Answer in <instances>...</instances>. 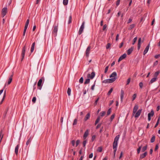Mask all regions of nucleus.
I'll return each mask as SVG.
<instances>
[{"mask_svg":"<svg viewBox=\"0 0 160 160\" xmlns=\"http://www.w3.org/2000/svg\"><path fill=\"white\" fill-rule=\"evenodd\" d=\"M13 76V74H12L10 77H9L8 81V84L9 85L10 84L12 81V78Z\"/></svg>","mask_w":160,"mask_h":160,"instance_id":"obj_22","label":"nucleus"},{"mask_svg":"<svg viewBox=\"0 0 160 160\" xmlns=\"http://www.w3.org/2000/svg\"><path fill=\"white\" fill-rule=\"evenodd\" d=\"M141 41V38H140L138 39V50H139L140 48Z\"/></svg>","mask_w":160,"mask_h":160,"instance_id":"obj_18","label":"nucleus"},{"mask_svg":"<svg viewBox=\"0 0 160 160\" xmlns=\"http://www.w3.org/2000/svg\"><path fill=\"white\" fill-rule=\"evenodd\" d=\"M96 138V136L95 135H93L92 136V141H93Z\"/></svg>","mask_w":160,"mask_h":160,"instance_id":"obj_57","label":"nucleus"},{"mask_svg":"<svg viewBox=\"0 0 160 160\" xmlns=\"http://www.w3.org/2000/svg\"><path fill=\"white\" fill-rule=\"evenodd\" d=\"M159 57H160V54H158V55H156L155 56V58H158Z\"/></svg>","mask_w":160,"mask_h":160,"instance_id":"obj_60","label":"nucleus"},{"mask_svg":"<svg viewBox=\"0 0 160 160\" xmlns=\"http://www.w3.org/2000/svg\"><path fill=\"white\" fill-rule=\"evenodd\" d=\"M138 108V106L137 105H135L134 107L132 115L134 116L137 112Z\"/></svg>","mask_w":160,"mask_h":160,"instance_id":"obj_11","label":"nucleus"},{"mask_svg":"<svg viewBox=\"0 0 160 160\" xmlns=\"http://www.w3.org/2000/svg\"><path fill=\"white\" fill-rule=\"evenodd\" d=\"M99 99V98H98L95 101V103H94V105H96L97 104V102L98 101V100Z\"/></svg>","mask_w":160,"mask_h":160,"instance_id":"obj_59","label":"nucleus"},{"mask_svg":"<svg viewBox=\"0 0 160 160\" xmlns=\"http://www.w3.org/2000/svg\"><path fill=\"white\" fill-rule=\"evenodd\" d=\"M113 149H114V151H113L114 154V155H115L116 152V151L117 150V147H116L114 148H113Z\"/></svg>","mask_w":160,"mask_h":160,"instance_id":"obj_58","label":"nucleus"},{"mask_svg":"<svg viewBox=\"0 0 160 160\" xmlns=\"http://www.w3.org/2000/svg\"><path fill=\"white\" fill-rule=\"evenodd\" d=\"M58 30V25L54 26L53 27V30L52 33L55 36H56L57 35Z\"/></svg>","mask_w":160,"mask_h":160,"instance_id":"obj_6","label":"nucleus"},{"mask_svg":"<svg viewBox=\"0 0 160 160\" xmlns=\"http://www.w3.org/2000/svg\"><path fill=\"white\" fill-rule=\"evenodd\" d=\"M95 85V81L94 82V84L91 87V89L92 90H93L94 89V87Z\"/></svg>","mask_w":160,"mask_h":160,"instance_id":"obj_45","label":"nucleus"},{"mask_svg":"<svg viewBox=\"0 0 160 160\" xmlns=\"http://www.w3.org/2000/svg\"><path fill=\"white\" fill-rule=\"evenodd\" d=\"M97 151L98 152H101L102 151V148L101 147H99L98 148Z\"/></svg>","mask_w":160,"mask_h":160,"instance_id":"obj_41","label":"nucleus"},{"mask_svg":"<svg viewBox=\"0 0 160 160\" xmlns=\"http://www.w3.org/2000/svg\"><path fill=\"white\" fill-rule=\"evenodd\" d=\"M106 112L105 111H102L100 113V115L102 117L105 114Z\"/></svg>","mask_w":160,"mask_h":160,"instance_id":"obj_36","label":"nucleus"},{"mask_svg":"<svg viewBox=\"0 0 160 160\" xmlns=\"http://www.w3.org/2000/svg\"><path fill=\"white\" fill-rule=\"evenodd\" d=\"M31 141V138H30L27 141V142H26V145L27 146H28V145H29L30 144V143Z\"/></svg>","mask_w":160,"mask_h":160,"instance_id":"obj_31","label":"nucleus"},{"mask_svg":"<svg viewBox=\"0 0 160 160\" xmlns=\"http://www.w3.org/2000/svg\"><path fill=\"white\" fill-rule=\"evenodd\" d=\"M71 90L70 88H68V89L67 90V93L68 94V96H70L71 93Z\"/></svg>","mask_w":160,"mask_h":160,"instance_id":"obj_33","label":"nucleus"},{"mask_svg":"<svg viewBox=\"0 0 160 160\" xmlns=\"http://www.w3.org/2000/svg\"><path fill=\"white\" fill-rule=\"evenodd\" d=\"M124 92L123 90L122 89L121 91V95H120V98L121 101V102H122V100L123 98L124 95Z\"/></svg>","mask_w":160,"mask_h":160,"instance_id":"obj_14","label":"nucleus"},{"mask_svg":"<svg viewBox=\"0 0 160 160\" xmlns=\"http://www.w3.org/2000/svg\"><path fill=\"white\" fill-rule=\"evenodd\" d=\"M131 78H128L127 81V85H128L130 82Z\"/></svg>","mask_w":160,"mask_h":160,"instance_id":"obj_55","label":"nucleus"},{"mask_svg":"<svg viewBox=\"0 0 160 160\" xmlns=\"http://www.w3.org/2000/svg\"><path fill=\"white\" fill-rule=\"evenodd\" d=\"M36 99L35 97H33L32 100V102H33V103H35L36 102Z\"/></svg>","mask_w":160,"mask_h":160,"instance_id":"obj_47","label":"nucleus"},{"mask_svg":"<svg viewBox=\"0 0 160 160\" xmlns=\"http://www.w3.org/2000/svg\"><path fill=\"white\" fill-rule=\"evenodd\" d=\"M127 56V55L126 53H124L121 56L118 60V62H120L123 60V59H124Z\"/></svg>","mask_w":160,"mask_h":160,"instance_id":"obj_13","label":"nucleus"},{"mask_svg":"<svg viewBox=\"0 0 160 160\" xmlns=\"http://www.w3.org/2000/svg\"><path fill=\"white\" fill-rule=\"evenodd\" d=\"M73 146H74L75 144V141L74 140H73L71 142Z\"/></svg>","mask_w":160,"mask_h":160,"instance_id":"obj_61","label":"nucleus"},{"mask_svg":"<svg viewBox=\"0 0 160 160\" xmlns=\"http://www.w3.org/2000/svg\"><path fill=\"white\" fill-rule=\"evenodd\" d=\"M142 146H140V147H139V148L137 149V152H138V154H139L140 153V152L141 150V148H142Z\"/></svg>","mask_w":160,"mask_h":160,"instance_id":"obj_34","label":"nucleus"},{"mask_svg":"<svg viewBox=\"0 0 160 160\" xmlns=\"http://www.w3.org/2000/svg\"><path fill=\"white\" fill-rule=\"evenodd\" d=\"M101 124H98L97 126H96V128L98 129V128L101 126Z\"/></svg>","mask_w":160,"mask_h":160,"instance_id":"obj_63","label":"nucleus"},{"mask_svg":"<svg viewBox=\"0 0 160 160\" xmlns=\"http://www.w3.org/2000/svg\"><path fill=\"white\" fill-rule=\"evenodd\" d=\"M29 22V19L27 20L25 25L28 26Z\"/></svg>","mask_w":160,"mask_h":160,"instance_id":"obj_50","label":"nucleus"},{"mask_svg":"<svg viewBox=\"0 0 160 160\" xmlns=\"http://www.w3.org/2000/svg\"><path fill=\"white\" fill-rule=\"evenodd\" d=\"M107 27V26L106 24H104L103 26V29H102L103 30V31L105 30V29Z\"/></svg>","mask_w":160,"mask_h":160,"instance_id":"obj_56","label":"nucleus"},{"mask_svg":"<svg viewBox=\"0 0 160 160\" xmlns=\"http://www.w3.org/2000/svg\"><path fill=\"white\" fill-rule=\"evenodd\" d=\"M137 96L136 94H134L132 96V101H133L136 98Z\"/></svg>","mask_w":160,"mask_h":160,"instance_id":"obj_42","label":"nucleus"},{"mask_svg":"<svg viewBox=\"0 0 160 160\" xmlns=\"http://www.w3.org/2000/svg\"><path fill=\"white\" fill-rule=\"evenodd\" d=\"M26 45H25L23 47V48H22V53H21V57H22V58H21V61H22L24 59V55H25V51H26Z\"/></svg>","mask_w":160,"mask_h":160,"instance_id":"obj_5","label":"nucleus"},{"mask_svg":"<svg viewBox=\"0 0 160 160\" xmlns=\"http://www.w3.org/2000/svg\"><path fill=\"white\" fill-rule=\"evenodd\" d=\"M135 27V25L134 24H132L128 28V29L129 30H132L133 28Z\"/></svg>","mask_w":160,"mask_h":160,"instance_id":"obj_27","label":"nucleus"},{"mask_svg":"<svg viewBox=\"0 0 160 160\" xmlns=\"http://www.w3.org/2000/svg\"><path fill=\"white\" fill-rule=\"evenodd\" d=\"M19 147V145H17V146L16 147L15 149V152L16 155H17L18 153V150Z\"/></svg>","mask_w":160,"mask_h":160,"instance_id":"obj_21","label":"nucleus"},{"mask_svg":"<svg viewBox=\"0 0 160 160\" xmlns=\"http://www.w3.org/2000/svg\"><path fill=\"white\" fill-rule=\"evenodd\" d=\"M91 48V47L90 46H88L86 49V56L87 57H88L89 56Z\"/></svg>","mask_w":160,"mask_h":160,"instance_id":"obj_8","label":"nucleus"},{"mask_svg":"<svg viewBox=\"0 0 160 160\" xmlns=\"http://www.w3.org/2000/svg\"><path fill=\"white\" fill-rule=\"evenodd\" d=\"M159 73V72L158 71H157L156 72H155L154 74L155 77L157 78V77Z\"/></svg>","mask_w":160,"mask_h":160,"instance_id":"obj_37","label":"nucleus"},{"mask_svg":"<svg viewBox=\"0 0 160 160\" xmlns=\"http://www.w3.org/2000/svg\"><path fill=\"white\" fill-rule=\"evenodd\" d=\"M88 89H89L88 88L87 90H83V95H84L86 93V92L88 91Z\"/></svg>","mask_w":160,"mask_h":160,"instance_id":"obj_51","label":"nucleus"},{"mask_svg":"<svg viewBox=\"0 0 160 160\" xmlns=\"http://www.w3.org/2000/svg\"><path fill=\"white\" fill-rule=\"evenodd\" d=\"M35 44V42H34L32 45L31 49V53L34 50Z\"/></svg>","mask_w":160,"mask_h":160,"instance_id":"obj_24","label":"nucleus"},{"mask_svg":"<svg viewBox=\"0 0 160 160\" xmlns=\"http://www.w3.org/2000/svg\"><path fill=\"white\" fill-rule=\"evenodd\" d=\"M158 148V144L156 145L155 148V151H156Z\"/></svg>","mask_w":160,"mask_h":160,"instance_id":"obj_64","label":"nucleus"},{"mask_svg":"<svg viewBox=\"0 0 160 160\" xmlns=\"http://www.w3.org/2000/svg\"><path fill=\"white\" fill-rule=\"evenodd\" d=\"M42 79H41L39 80L38 83V89H41V86H42Z\"/></svg>","mask_w":160,"mask_h":160,"instance_id":"obj_12","label":"nucleus"},{"mask_svg":"<svg viewBox=\"0 0 160 160\" xmlns=\"http://www.w3.org/2000/svg\"><path fill=\"white\" fill-rule=\"evenodd\" d=\"M150 43L148 44V45L146 47L144 51L143 52V54L144 55L146 54L148 51L149 48Z\"/></svg>","mask_w":160,"mask_h":160,"instance_id":"obj_15","label":"nucleus"},{"mask_svg":"<svg viewBox=\"0 0 160 160\" xmlns=\"http://www.w3.org/2000/svg\"><path fill=\"white\" fill-rule=\"evenodd\" d=\"M111 112V109L110 108L109 109L107 113V115H109Z\"/></svg>","mask_w":160,"mask_h":160,"instance_id":"obj_44","label":"nucleus"},{"mask_svg":"<svg viewBox=\"0 0 160 160\" xmlns=\"http://www.w3.org/2000/svg\"><path fill=\"white\" fill-rule=\"evenodd\" d=\"M87 142L86 140H85L83 141L82 144H83V146L84 147H85L86 144L87 143Z\"/></svg>","mask_w":160,"mask_h":160,"instance_id":"obj_48","label":"nucleus"},{"mask_svg":"<svg viewBox=\"0 0 160 160\" xmlns=\"http://www.w3.org/2000/svg\"><path fill=\"white\" fill-rule=\"evenodd\" d=\"M7 11V8H4L2 9V14L3 17L6 15Z\"/></svg>","mask_w":160,"mask_h":160,"instance_id":"obj_10","label":"nucleus"},{"mask_svg":"<svg viewBox=\"0 0 160 160\" xmlns=\"http://www.w3.org/2000/svg\"><path fill=\"white\" fill-rule=\"evenodd\" d=\"M137 40V37H136L135 38H134L133 39V42L132 43V44L133 45H134L135 44V43L136 42Z\"/></svg>","mask_w":160,"mask_h":160,"instance_id":"obj_35","label":"nucleus"},{"mask_svg":"<svg viewBox=\"0 0 160 160\" xmlns=\"http://www.w3.org/2000/svg\"><path fill=\"white\" fill-rule=\"evenodd\" d=\"M89 133V130H87L84 132V135H83V138L84 139H85L87 136L88 135Z\"/></svg>","mask_w":160,"mask_h":160,"instance_id":"obj_19","label":"nucleus"},{"mask_svg":"<svg viewBox=\"0 0 160 160\" xmlns=\"http://www.w3.org/2000/svg\"><path fill=\"white\" fill-rule=\"evenodd\" d=\"M80 141L79 140H77L76 142V147H77L78 145L80 143Z\"/></svg>","mask_w":160,"mask_h":160,"instance_id":"obj_53","label":"nucleus"},{"mask_svg":"<svg viewBox=\"0 0 160 160\" xmlns=\"http://www.w3.org/2000/svg\"><path fill=\"white\" fill-rule=\"evenodd\" d=\"M84 26H85V22L84 21L82 22V25L79 28V31L78 32V34L79 35H81L82 33V32L83 31V29H84Z\"/></svg>","mask_w":160,"mask_h":160,"instance_id":"obj_4","label":"nucleus"},{"mask_svg":"<svg viewBox=\"0 0 160 160\" xmlns=\"http://www.w3.org/2000/svg\"><path fill=\"white\" fill-rule=\"evenodd\" d=\"M110 46L111 44L110 43H108L106 46V48L107 49H108L110 48Z\"/></svg>","mask_w":160,"mask_h":160,"instance_id":"obj_39","label":"nucleus"},{"mask_svg":"<svg viewBox=\"0 0 160 160\" xmlns=\"http://www.w3.org/2000/svg\"><path fill=\"white\" fill-rule=\"evenodd\" d=\"M76 88L78 90H79V89H80V86L79 84L76 85Z\"/></svg>","mask_w":160,"mask_h":160,"instance_id":"obj_54","label":"nucleus"},{"mask_svg":"<svg viewBox=\"0 0 160 160\" xmlns=\"http://www.w3.org/2000/svg\"><path fill=\"white\" fill-rule=\"evenodd\" d=\"M147 152H145L141 154L140 156V159H142L144 158L147 155Z\"/></svg>","mask_w":160,"mask_h":160,"instance_id":"obj_16","label":"nucleus"},{"mask_svg":"<svg viewBox=\"0 0 160 160\" xmlns=\"http://www.w3.org/2000/svg\"><path fill=\"white\" fill-rule=\"evenodd\" d=\"M117 73L114 72L110 76V78H111L104 80L102 81V82L105 83H112L116 80L117 79Z\"/></svg>","mask_w":160,"mask_h":160,"instance_id":"obj_1","label":"nucleus"},{"mask_svg":"<svg viewBox=\"0 0 160 160\" xmlns=\"http://www.w3.org/2000/svg\"><path fill=\"white\" fill-rule=\"evenodd\" d=\"M142 111V109H140L134 115L135 118H138L140 115Z\"/></svg>","mask_w":160,"mask_h":160,"instance_id":"obj_9","label":"nucleus"},{"mask_svg":"<svg viewBox=\"0 0 160 160\" xmlns=\"http://www.w3.org/2000/svg\"><path fill=\"white\" fill-rule=\"evenodd\" d=\"M133 50V47H132L128 49L127 51V54L128 55H130L132 52Z\"/></svg>","mask_w":160,"mask_h":160,"instance_id":"obj_17","label":"nucleus"},{"mask_svg":"<svg viewBox=\"0 0 160 160\" xmlns=\"http://www.w3.org/2000/svg\"><path fill=\"white\" fill-rule=\"evenodd\" d=\"M154 114V111L153 110H152L150 113L148 114V120L150 121L151 119V117H152Z\"/></svg>","mask_w":160,"mask_h":160,"instance_id":"obj_7","label":"nucleus"},{"mask_svg":"<svg viewBox=\"0 0 160 160\" xmlns=\"http://www.w3.org/2000/svg\"><path fill=\"white\" fill-rule=\"evenodd\" d=\"M115 114H113L112 115L110 118V120L111 121H112L115 117Z\"/></svg>","mask_w":160,"mask_h":160,"instance_id":"obj_43","label":"nucleus"},{"mask_svg":"<svg viewBox=\"0 0 160 160\" xmlns=\"http://www.w3.org/2000/svg\"><path fill=\"white\" fill-rule=\"evenodd\" d=\"M83 79L82 77L80 78L79 80V82L81 83H82L83 82Z\"/></svg>","mask_w":160,"mask_h":160,"instance_id":"obj_40","label":"nucleus"},{"mask_svg":"<svg viewBox=\"0 0 160 160\" xmlns=\"http://www.w3.org/2000/svg\"><path fill=\"white\" fill-rule=\"evenodd\" d=\"M120 0H117L116 2V5L117 6H118L120 3Z\"/></svg>","mask_w":160,"mask_h":160,"instance_id":"obj_62","label":"nucleus"},{"mask_svg":"<svg viewBox=\"0 0 160 160\" xmlns=\"http://www.w3.org/2000/svg\"><path fill=\"white\" fill-rule=\"evenodd\" d=\"M155 140V136H153L151 139L150 142H151L152 143L154 142Z\"/></svg>","mask_w":160,"mask_h":160,"instance_id":"obj_32","label":"nucleus"},{"mask_svg":"<svg viewBox=\"0 0 160 160\" xmlns=\"http://www.w3.org/2000/svg\"><path fill=\"white\" fill-rule=\"evenodd\" d=\"M6 90H5L4 91V95H3L2 98L0 102V104H1L2 103V102H3V101L6 97Z\"/></svg>","mask_w":160,"mask_h":160,"instance_id":"obj_23","label":"nucleus"},{"mask_svg":"<svg viewBox=\"0 0 160 160\" xmlns=\"http://www.w3.org/2000/svg\"><path fill=\"white\" fill-rule=\"evenodd\" d=\"M112 91H113V88H112L110 89L108 91V95H110L111 94V93H112Z\"/></svg>","mask_w":160,"mask_h":160,"instance_id":"obj_38","label":"nucleus"},{"mask_svg":"<svg viewBox=\"0 0 160 160\" xmlns=\"http://www.w3.org/2000/svg\"><path fill=\"white\" fill-rule=\"evenodd\" d=\"M143 84L142 82H140L139 84V86L140 87V88H142Z\"/></svg>","mask_w":160,"mask_h":160,"instance_id":"obj_52","label":"nucleus"},{"mask_svg":"<svg viewBox=\"0 0 160 160\" xmlns=\"http://www.w3.org/2000/svg\"><path fill=\"white\" fill-rule=\"evenodd\" d=\"M147 147H148V146L147 145H146L145 146L143 147L142 149V150H141L142 152H144L145 151H146L147 148Z\"/></svg>","mask_w":160,"mask_h":160,"instance_id":"obj_26","label":"nucleus"},{"mask_svg":"<svg viewBox=\"0 0 160 160\" xmlns=\"http://www.w3.org/2000/svg\"><path fill=\"white\" fill-rule=\"evenodd\" d=\"M77 124V119H74L73 122V125H76Z\"/></svg>","mask_w":160,"mask_h":160,"instance_id":"obj_46","label":"nucleus"},{"mask_svg":"<svg viewBox=\"0 0 160 160\" xmlns=\"http://www.w3.org/2000/svg\"><path fill=\"white\" fill-rule=\"evenodd\" d=\"M108 68H109V66H107V67H106L105 69V71H104V72L105 73H107V72L108 69Z\"/></svg>","mask_w":160,"mask_h":160,"instance_id":"obj_49","label":"nucleus"},{"mask_svg":"<svg viewBox=\"0 0 160 160\" xmlns=\"http://www.w3.org/2000/svg\"><path fill=\"white\" fill-rule=\"evenodd\" d=\"M68 0H63V3L64 5H66L68 4Z\"/></svg>","mask_w":160,"mask_h":160,"instance_id":"obj_29","label":"nucleus"},{"mask_svg":"<svg viewBox=\"0 0 160 160\" xmlns=\"http://www.w3.org/2000/svg\"><path fill=\"white\" fill-rule=\"evenodd\" d=\"M90 117V113H88L86 116L84 120L85 121H86L87 120L89 119Z\"/></svg>","mask_w":160,"mask_h":160,"instance_id":"obj_25","label":"nucleus"},{"mask_svg":"<svg viewBox=\"0 0 160 160\" xmlns=\"http://www.w3.org/2000/svg\"><path fill=\"white\" fill-rule=\"evenodd\" d=\"M95 76V73L94 72H92L91 74H88L87 75V77L88 78L85 81L84 83V84H88L89 83L90 81V79L89 78L91 79H93Z\"/></svg>","mask_w":160,"mask_h":160,"instance_id":"obj_2","label":"nucleus"},{"mask_svg":"<svg viewBox=\"0 0 160 160\" xmlns=\"http://www.w3.org/2000/svg\"><path fill=\"white\" fill-rule=\"evenodd\" d=\"M157 79V78L156 77H154L153 78H152L151 80L150 81L149 84H152L153 82H155Z\"/></svg>","mask_w":160,"mask_h":160,"instance_id":"obj_20","label":"nucleus"},{"mask_svg":"<svg viewBox=\"0 0 160 160\" xmlns=\"http://www.w3.org/2000/svg\"><path fill=\"white\" fill-rule=\"evenodd\" d=\"M100 118L99 117H98L97 118L95 122V125H96L100 121Z\"/></svg>","mask_w":160,"mask_h":160,"instance_id":"obj_28","label":"nucleus"},{"mask_svg":"<svg viewBox=\"0 0 160 160\" xmlns=\"http://www.w3.org/2000/svg\"><path fill=\"white\" fill-rule=\"evenodd\" d=\"M119 137L120 135H118L116 136L115 138L113 144V148H114L117 147L118 141L119 138Z\"/></svg>","mask_w":160,"mask_h":160,"instance_id":"obj_3","label":"nucleus"},{"mask_svg":"<svg viewBox=\"0 0 160 160\" xmlns=\"http://www.w3.org/2000/svg\"><path fill=\"white\" fill-rule=\"evenodd\" d=\"M71 22H72V16L70 15L69 16V17L68 20V24L70 23Z\"/></svg>","mask_w":160,"mask_h":160,"instance_id":"obj_30","label":"nucleus"}]
</instances>
